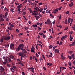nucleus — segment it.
<instances>
[{
	"mask_svg": "<svg viewBox=\"0 0 75 75\" xmlns=\"http://www.w3.org/2000/svg\"><path fill=\"white\" fill-rule=\"evenodd\" d=\"M11 39V37L10 36H7V37H5L4 38V40L6 41H8Z\"/></svg>",
	"mask_w": 75,
	"mask_h": 75,
	"instance_id": "nucleus-1",
	"label": "nucleus"
},
{
	"mask_svg": "<svg viewBox=\"0 0 75 75\" xmlns=\"http://www.w3.org/2000/svg\"><path fill=\"white\" fill-rule=\"evenodd\" d=\"M18 47L20 48V50H21V48L22 49L24 48L23 47H24V45L23 44H20Z\"/></svg>",
	"mask_w": 75,
	"mask_h": 75,
	"instance_id": "nucleus-2",
	"label": "nucleus"
},
{
	"mask_svg": "<svg viewBox=\"0 0 75 75\" xmlns=\"http://www.w3.org/2000/svg\"><path fill=\"white\" fill-rule=\"evenodd\" d=\"M8 58V57H6V58L4 59V61H5V62H3V64H6V62H7V61H8V59H7V58Z\"/></svg>",
	"mask_w": 75,
	"mask_h": 75,
	"instance_id": "nucleus-3",
	"label": "nucleus"
},
{
	"mask_svg": "<svg viewBox=\"0 0 75 75\" xmlns=\"http://www.w3.org/2000/svg\"><path fill=\"white\" fill-rule=\"evenodd\" d=\"M4 68L2 66L1 67V68L0 69V71L1 72H4V71L5 70Z\"/></svg>",
	"mask_w": 75,
	"mask_h": 75,
	"instance_id": "nucleus-4",
	"label": "nucleus"
},
{
	"mask_svg": "<svg viewBox=\"0 0 75 75\" xmlns=\"http://www.w3.org/2000/svg\"><path fill=\"white\" fill-rule=\"evenodd\" d=\"M21 50L22 51V52L23 53H27V52L26 51L25 49H23V48H21Z\"/></svg>",
	"mask_w": 75,
	"mask_h": 75,
	"instance_id": "nucleus-5",
	"label": "nucleus"
},
{
	"mask_svg": "<svg viewBox=\"0 0 75 75\" xmlns=\"http://www.w3.org/2000/svg\"><path fill=\"white\" fill-rule=\"evenodd\" d=\"M14 44L13 43L11 44V45H10V47L11 49H13V48L14 47Z\"/></svg>",
	"mask_w": 75,
	"mask_h": 75,
	"instance_id": "nucleus-6",
	"label": "nucleus"
},
{
	"mask_svg": "<svg viewBox=\"0 0 75 75\" xmlns=\"http://www.w3.org/2000/svg\"><path fill=\"white\" fill-rule=\"evenodd\" d=\"M18 55L19 56H21L22 55H24V53L22 52H19V53L18 54Z\"/></svg>",
	"mask_w": 75,
	"mask_h": 75,
	"instance_id": "nucleus-7",
	"label": "nucleus"
},
{
	"mask_svg": "<svg viewBox=\"0 0 75 75\" xmlns=\"http://www.w3.org/2000/svg\"><path fill=\"white\" fill-rule=\"evenodd\" d=\"M54 52L56 53H57V54H59V51L58 49H56L54 50Z\"/></svg>",
	"mask_w": 75,
	"mask_h": 75,
	"instance_id": "nucleus-8",
	"label": "nucleus"
},
{
	"mask_svg": "<svg viewBox=\"0 0 75 75\" xmlns=\"http://www.w3.org/2000/svg\"><path fill=\"white\" fill-rule=\"evenodd\" d=\"M58 12V9H55L54 10V11L53 12V13H54V14H56L57 13V12Z\"/></svg>",
	"mask_w": 75,
	"mask_h": 75,
	"instance_id": "nucleus-9",
	"label": "nucleus"
},
{
	"mask_svg": "<svg viewBox=\"0 0 75 75\" xmlns=\"http://www.w3.org/2000/svg\"><path fill=\"white\" fill-rule=\"evenodd\" d=\"M9 58H11L12 59H13L14 60H16V59H14V56L13 55H10L9 56Z\"/></svg>",
	"mask_w": 75,
	"mask_h": 75,
	"instance_id": "nucleus-10",
	"label": "nucleus"
},
{
	"mask_svg": "<svg viewBox=\"0 0 75 75\" xmlns=\"http://www.w3.org/2000/svg\"><path fill=\"white\" fill-rule=\"evenodd\" d=\"M72 40H73V38L72 37V36H71V35H70V40L71 41H72Z\"/></svg>",
	"mask_w": 75,
	"mask_h": 75,
	"instance_id": "nucleus-11",
	"label": "nucleus"
},
{
	"mask_svg": "<svg viewBox=\"0 0 75 75\" xmlns=\"http://www.w3.org/2000/svg\"><path fill=\"white\" fill-rule=\"evenodd\" d=\"M20 48L18 46V48H16V51L17 52L20 51Z\"/></svg>",
	"mask_w": 75,
	"mask_h": 75,
	"instance_id": "nucleus-12",
	"label": "nucleus"
},
{
	"mask_svg": "<svg viewBox=\"0 0 75 75\" xmlns=\"http://www.w3.org/2000/svg\"><path fill=\"white\" fill-rule=\"evenodd\" d=\"M23 6V5L22 4H20L18 6H17L18 8H21L22 7V6Z\"/></svg>",
	"mask_w": 75,
	"mask_h": 75,
	"instance_id": "nucleus-13",
	"label": "nucleus"
},
{
	"mask_svg": "<svg viewBox=\"0 0 75 75\" xmlns=\"http://www.w3.org/2000/svg\"><path fill=\"white\" fill-rule=\"evenodd\" d=\"M34 9H35V10H37V11H40V9L38 8V7L35 8Z\"/></svg>",
	"mask_w": 75,
	"mask_h": 75,
	"instance_id": "nucleus-14",
	"label": "nucleus"
},
{
	"mask_svg": "<svg viewBox=\"0 0 75 75\" xmlns=\"http://www.w3.org/2000/svg\"><path fill=\"white\" fill-rule=\"evenodd\" d=\"M70 20H71V18H68V23H69V24L70 23Z\"/></svg>",
	"mask_w": 75,
	"mask_h": 75,
	"instance_id": "nucleus-15",
	"label": "nucleus"
},
{
	"mask_svg": "<svg viewBox=\"0 0 75 75\" xmlns=\"http://www.w3.org/2000/svg\"><path fill=\"white\" fill-rule=\"evenodd\" d=\"M32 15H33V16H35V15H36V16H38V12H37L36 13H33L32 14Z\"/></svg>",
	"mask_w": 75,
	"mask_h": 75,
	"instance_id": "nucleus-16",
	"label": "nucleus"
},
{
	"mask_svg": "<svg viewBox=\"0 0 75 75\" xmlns=\"http://www.w3.org/2000/svg\"><path fill=\"white\" fill-rule=\"evenodd\" d=\"M10 69L11 71H12V72H14L15 70L13 68L11 67L10 68Z\"/></svg>",
	"mask_w": 75,
	"mask_h": 75,
	"instance_id": "nucleus-17",
	"label": "nucleus"
},
{
	"mask_svg": "<svg viewBox=\"0 0 75 75\" xmlns=\"http://www.w3.org/2000/svg\"><path fill=\"white\" fill-rule=\"evenodd\" d=\"M71 55V56H72L73 59H75V55H74V54H73Z\"/></svg>",
	"mask_w": 75,
	"mask_h": 75,
	"instance_id": "nucleus-18",
	"label": "nucleus"
},
{
	"mask_svg": "<svg viewBox=\"0 0 75 75\" xmlns=\"http://www.w3.org/2000/svg\"><path fill=\"white\" fill-rule=\"evenodd\" d=\"M32 26L35 28L37 27V24L33 25Z\"/></svg>",
	"mask_w": 75,
	"mask_h": 75,
	"instance_id": "nucleus-19",
	"label": "nucleus"
},
{
	"mask_svg": "<svg viewBox=\"0 0 75 75\" xmlns=\"http://www.w3.org/2000/svg\"><path fill=\"white\" fill-rule=\"evenodd\" d=\"M11 11L12 13H14V9L11 8Z\"/></svg>",
	"mask_w": 75,
	"mask_h": 75,
	"instance_id": "nucleus-20",
	"label": "nucleus"
},
{
	"mask_svg": "<svg viewBox=\"0 0 75 75\" xmlns=\"http://www.w3.org/2000/svg\"><path fill=\"white\" fill-rule=\"evenodd\" d=\"M16 31L17 32V33H19V32H20V30H19L18 29H16Z\"/></svg>",
	"mask_w": 75,
	"mask_h": 75,
	"instance_id": "nucleus-21",
	"label": "nucleus"
},
{
	"mask_svg": "<svg viewBox=\"0 0 75 75\" xmlns=\"http://www.w3.org/2000/svg\"><path fill=\"white\" fill-rule=\"evenodd\" d=\"M45 24H49V25H50V24H51V23H50L49 22H47V21H46L45 22Z\"/></svg>",
	"mask_w": 75,
	"mask_h": 75,
	"instance_id": "nucleus-22",
	"label": "nucleus"
},
{
	"mask_svg": "<svg viewBox=\"0 0 75 75\" xmlns=\"http://www.w3.org/2000/svg\"><path fill=\"white\" fill-rule=\"evenodd\" d=\"M8 60L9 62H11V59L8 57Z\"/></svg>",
	"mask_w": 75,
	"mask_h": 75,
	"instance_id": "nucleus-23",
	"label": "nucleus"
},
{
	"mask_svg": "<svg viewBox=\"0 0 75 75\" xmlns=\"http://www.w3.org/2000/svg\"><path fill=\"white\" fill-rule=\"evenodd\" d=\"M74 33V32H73V31H70L69 32V34H70V35H72V33Z\"/></svg>",
	"mask_w": 75,
	"mask_h": 75,
	"instance_id": "nucleus-24",
	"label": "nucleus"
},
{
	"mask_svg": "<svg viewBox=\"0 0 75 75\" xmlns=\"http://www.w3.org/2000/svg\"><path fill=\"white\" fill-rule=\"evenodd\" d=\"M31 52H35L34 50L31 49Z\"/></svg>",
	"mask_w": 75,
	"mask_h": 75,
	"instance_id": "nucleus-25",
	"label": "nucleus"
},
{
	"mask_svg": "<svg viewBox=\"0 0 75 75\" xmlns=\"http://www.w3.org/2000/svg\"><path fill=\"white\" fill-rule=\"evenodd\" d=\"M40 18V17L39 16H37L36 17V19L37 20H38L39 18Z\"/></svg>",
	"mask_w": 75,
	"mask_h": 75,
	"instance_id": "nucleus-26",
	"label": "nucleus"
},
{
	"mask_svg": "<svg viewBox=\"0 0 75 75\" xmlns=\"http://www.w3.org/2000/svg\"><path fill=\"white\" fill-rule=\"evenodd\" d=\"M62 59H63V60H64V59H65V58H65V57H64L63 56V57H61Z\"/></svg>",
	"mask_w": 75,
	"mask_h": 75,
	"instance_id": "nucleus-27",
	"label": "nucleus"
},
{
	"mask_svg": "<svg viewBox=\"0 0 75 75\" xmlns=\"http://www.w3.org/2000/svg\"><path fill=\"white\" fill-rule=\"evenodd\" d=\"M1 21H4V19L3 18H1Z\"/></svg>",
	"mask_w": 75,
	"mask_h": 75,
	"instance_id": "nucleus-28",
	"label": "nucleus"
},
{
	"mask_svg": "<svg viewBox=\"0 0 75 75\" xmlns=\"http://www.w3.org/2000/svg\"><path fill=\"white\" fill-rule=\"evenodd\" d=\"M39 35H43V33H39Z\"/></svg>",
	"mask_w": 75,
	"mask_h": 75,
	"instance_id": "nucleus-29",
	"label": "nucleus"
},
{
	"mask_svg": "<svg viewBox=\"0 0 75 75\" xmlns=\"http://www.w3.org/2000/svg\"><path fill=\"white\" fill-rule=\"evenodd\" d=\"M28 69H32V70H34V68L33 67H31Z\"/></svg>",
	"mask_w": 75,
	"mask_h": 75,
	"instance_id": "nucleus-30",
	"label": "nucleus"
},
{
	"mask_svg": "<svg viewBox=\"0 0 75 75\" xmlns=\"http://www.w3.org/2000/svg\"><path fill=\"white\" fill-rule=\"evenodd\" d=\"M68 23V20L66 19L65 21V24H67Z\"/></svg>",
	"mask_w": 75,
	"mask_h": 75,
	"instance_id": "nucleus-31",
	"label": "nucleus"
},
{
	"mask_svg": "<svg viewBox=\"0 0 75 75\" xmlns=\"http://www.w3.org/2000/svg\"><path fill=\"white\" fill-rule=\"evenodd\" d=\"M12 68L14 69H17V67L16 66H13L12 67Z\"/></svg>",
	"mask_w": 75,
	"mask_h": 75,
	"instance_id": "nucleus-32",
	"label": "nucleus"
},
{
	"mask_svg": "<svg viewBox=\"0 0 75 75\" xmlns=\"http://www.w3.org/2000/svg\"><path fill=\"white\" fill-rule=\"evenodd\" d=\"M47 22H48L49 23H51V21L50 19H47Z\"/></svg>",
	"mask_w": 75,
	"mask_h": 75,
	"instance_id": "nucleus-33",
	"label": "nucleus"
},
{
	"mask_svg": "<svg viewBox=\"0 0 75 75\" xmlns=\"http://www.w3.org/2000/svg\"><path fill=\"white\" fill-rule=\"evenodd\" d=\"M25 14H26V12H23L22 14H23V16H24V15H25Z\"/></svg>",
	"mask_w": 75,
	"mask_h": 75,
	"instance_id": "nucleus-34",
	"label": "nucleus"
},
{
	"mask_svg": "<svg viewBox=\"0 0 75 75\" xmlns=\"http://www.w3.org/2000/svg\"><path fill=\"white\" fill-rule=\"evenodd\" d=\"M38 30H40L41 31V28L40 27H38Z\"/></svg>",
	"mask_w": 75,
	"mask_h": 75,
	"instance_id": "nucleus-35",
	"label": "nucleus"
},
{
	"mask_svg": "<svg viewBox=\"0 0 75 75\" xmlns=\"http://www.w3.org/2000/svg\"><path fill=\"white\" fill-rule=\"evenodd\" d=\"M8 15V13L7 12H6L5 14V16H7V15Z\"/></svg>",
	"mask_w": 75,
	"mask_h": 75,
	"instance_id": "nucleus-36",
	"label": "nucleus"
},
{
	"mask_svg": "<svg viewBox=\"0 0 75 75\" xmlns=\"http://www.w3.org/2000/svg\"><path fill=\"white\" fill-rule=\"evenodd\" d=\"M53 47V46L52 45H50L49 46V47L50 48H52Z\"/></svg>",
	"mask_w": 75,
	"mask_h": 75,
	"instance_id": "nucleus-37",
	"label": "nucleus"
},
{
	"mask_svg": "<svg viewBox=\"0 0 75 75\" xmlns=\"http://www.w3.org/2000/svg\"><path fill=\"white\" fill-rule=\"evenodd\" d=\"M35 58H35H36V57L35 56H33V59H34Z\"/></svg>",
	"mask_w": 75,
	"mask_h": 75,
	"instance_id": "nucleus-38",
	"label": "nucleus"
},
{
	"mask_svg": "<svg viewBox=\"0 0 75 75\" xmlns=\"http://www.w3.org/2000/svg\"><path fill=\"white\" fill-rule=\"evenodd\" d=\"M45 37H46V36H45V35L44 34H43V38H45Z\"/></svg>",
	"mask_w": 75,
	"mask_h": 75,
	"instance_id": "nucleus-39",
	"label": "nucleus"
},
{
	"mask_svg": "<svg viewBox=\"0 0 75 75\" xmlns=\"http://www.w3.org/2000/svg\"><path fill=\"white\" fill-rule=\"evenodd\" d=\"M73 45H74V44L73 43H72V44H71L69 45V46H73Z\"/></svg>",
	"mask_w": 75,
	"mask_h": 75,
	"instance_id": "nucleus-40",
	"label": "nucleus"
},
{
	"mask_svg": "<svg viewBox=\"0 0 75 75\" xmlns=\"http://www.w3.org/2000/svg\"><path fill=\"white\" fill-rule=\"evenodd\" d=\"M2 17H3V15L2 14H0V18H2Z\"/></svg>",
	"mask_w": 75,
	"mask_h": 75,
	"instance_id": "nucleus-41",
	"label": "nucleus"
},
{
	"mask_svg": "<svg viewBox=\"0 0 75 75\" xmlns=\"http://www.w3.org/2000/svg\"><path fill=\"white\" fill-rule=\"evenodd\" d=\"M68 27H66L64 29V30H68Z\"/></svg>",
	"mask_w": 75,
	"mask_h": 75,
	"instance_id": "nucleus-42",
	"label": "nucleus"
},
{
	"mask_svg": "<svg viewBox=\"0 0 75 75\" xmlns=\"http://www.w3.org/2000/svg\"><path fill=\"white\" fill-rule=\"evenodd\" d=\"M35 59L36 61V62H38V59H37V58H35Z\"/></svg>",
	"mask_w": 75,
	"mask_h": 75,
	"instance_id": "nucleus-43",
	"label": "nucleus"
},
{
	"mask_svg": "<svg viewBox=\"0 0 75 75\" xmlns=\"http://www.w3.org/2000/svg\"><path fill=\"white\" fill-rule=\"evenodd\" d=\"M64 55V54H63V53H62L61 56V58H62L64 57V55Z\"/></svg>",
	"mask_w": 75,
	"mask_h": 75,
	"instance_id": "nucleus-44",
	"label": "nucleus"
},
{
	"mask_svg": "<svg viewBox=\"0 0 75 75\" xmlns=\"http://www.w3.org/2000/svg\"><path fill=\"white\" fill-rule=\"evenodd\" d=\"M37 41L38 42H39V43H40V44H42V42H41V41L38 40Z\"/></svg>",
	"mask_w": 75,
	"mask_h": 75,
	"instance_id": "nucleus-45",
	"label": "nucleus"
},
{
	"mask_svg": "<svg viewBox=\"0 0 75 75\" xmlns=\"http://www.w3.org/2000/svg\"><path fill=\"white\" fill-rule=\"evenodd\" d=\"M7 66H8V67H9V68H10V67H11V66H10V65L9 64H7Z\"/></svg>",
	"mask_w": 75,
	"mask_h": 75,
	"instance_id": "nucleus-46",
	"label": "nucleus"
},
{
	"mask_svg": "<svg viewBox=\"0 0 75 75\" xmlns=\"http://www.w3.org/2000/svg\"><path fill=\"white\" fill-rule=\"evenodd\" d=\"M12 27H11V26H10V28H9V30H12Z\"/></svg>",
	"mask_w": 75,
	"mask_h": 75,
	"instance_id": "nucleus-47",
	"label": "nucleus"
},
{
	"mask_svg": "<svg viewBox=\"0 0 75 75\" xmlns=\"http://www.w3.org/2000/svg\"><path fill=\"white\" fill-rule=\"evenodd\" d=\"M69 7H72V6H73L72 5H71V4H69Z\"/></svg>",
	"mask_w": 75,
	"mask_h": 75,
	"instance_id": "nucleus-48",
	"label": "nucleus"
},
{
	"mask_svg": "<svg viewBox=\"0 0 75 75\" xmlns=\"http://www.w3.org/2000/svg\"><path fill=\"white\" fill-rule=\"evenodd\" d=\"M15 4L17 6H19V5L20 4H19L18 3H16V2H15Z\"/></svg>",
	"mask_w": 75,
	"mask_h": 75,
	"instance_id": "nucleus-49",
	"label": "nucleus"
},
{
	"mask_svg": "<svg viewBox=\"0 0 75 75\" xmlns=\"http://www.w3.org/2000/svg\"><path fill=\"white\" fill-rule=\"evenodd\" d=\"M68 57L69 59H71V57L70 56H68Z\"/></svg>",
	"mask_w": 75,
	"mask_h": 75,
	"instance_id": "nucleus-50",
	"label": "nucleus"
},
{
	"mask_svg": "<svg viewBox=\"0 0 75 75\" xmlns=\"http://www.w3.org/2000/svg\"><path fill=\"white\" fill-rule=\"evenodd\" d=\"M4 40V39H3L1 38V42H3Z\"/></svg>",
	"mask_w": 75,
	"mask_h": 75,
	"instance_id": "nucleus-51",
	"label": "nucleus"
},
{
	"mask_svg": "<svg viewBox=\"0 0 75 75\" xmlns=\"http://www.w3.org/2000/svg\"><path fill=\"white\" fill-rule=\"evenodd\" d=\"M52 65V63H49V67H50L51 65Z\"/></svg>",
	"mask_w": 75,
	"mask_h": 75,
	"instance_id": "nucleus-52",
	"label": "nucleus"
},
{
	"mask_svg": "<svg viewBox=\"0 0 75 75\" xmlns=\"http://www.w3.org/2000/svg\"><path fill=\"white\" fill-rule=\"evenodd\" d=\"M25 30H28L29 28L28 27H27V28L25 27Z\"/></svg>",
	"mask_w": 75,
	"mask_h": 75,
	"instance_id": "nucleus-53",
	"label": "nucleus"
},
{
	"mask_svg": "<svg viewBox=\"0 0 75 75\" xmlns=\"http://www.w3.org/2000/svg\"><path fill=\"white\" fill-rule=\"evenodd\" d=\"M61 15H60L59 18V20H61Z\"/></svg>",
	"mask_w": 75,
	"mask_h": 75,
	"instance_id": "nucleus-54",
	"label": "nucleus"
},
{
	"mask_svg": "<svg viewBox=\"0 0 75 75\" xmlns=\"http://www.w3.org/2000/svg\"><path fill=\"white\" fill-rule=\"evenodd\" d=\"M71 64H72V63H71V62H70L69 64V66H71Z\"/></svg>",
	"mask_w": 75,
	"mask_h": 75,
	"instance_id": "nucleus-55",
	"label": "nucleus"
},
{
	"mask_svg": "<svg viewBox=\"0 0 75 75\" xmlns=\"http://www.w3.org/2000/svg\"><path fill=\"white\" fill-rule=\"evenodd\" d=\"M62 37L64 39H65V38H65V36H63Z\"/></svg>",
	"mask_w": 75,
	"mask_h": 75,
	"instance_id": "nucleus-56",
	"label": "nucleus"
},
{
	"mask_svg": "<svg viewBox=\"0 0 75 75\" xmlns=\"http://www.w3.org/2000/svg\"><path fill=\"white\" fill-rule=\"evenodd\" d=\"M31 49H32L33 50H35V48H34V46H32Z\"/></svg>",
	"mask_w": 75,
	"mask_h": 75,
	"instance_id": "nucleus-57",
	"label": "nucleus"
},
{
	"mask_svg": "<svg viewBox=\"0 0 75 75\" xmlns=\"http://www.w3.org/2000/svg\"><path fill=\"white\" fill-rule=\"evenodd\" d=\"M71 5L73 6L74 5V3H73V2H71Z\"/></svg>",
	"mask_w": 75,
	"mask_h": 75,
	"instance_id": "nucleus-58",
	"label": "nucleus"
},
{
	"mask_svg": "<svg viewBox=\"0 0 75 75\" xmlns=\"http://www.w3.org/2000/svg\"><path fill=\"white\" fill-rule=\"evenodd\" d=\"M28 1L29 3H31V0H28Z\"/></svg>",
	"mask_w": 75,
	"mask_h": 75,
	"instance_id": "nucleus-59",
	"label": "nucleus"
},
{
	"mask_svg": "<svg viewBox=\"0 0 75 75\" xmlns=\"http://www.w3.org/2000/svg\"><path fill=\"white\" fill-rule=\"evenodd\" d=\"M36 55L37 56V57H38V56H39V55H38V54H37V53H36Z\"/></svg>",
	"mask_w": 75,
	"mask_h": 75,
	"instance_id": "nucleus-60",
	"label": "nucleus"
},
{
	"mask_svg": "<svg viewBox=\"0 0 75 75\" xmlns=\"http://www.w3.org/2000/svg\"><path fill=\"white\" fill-rule=\"evenodd\" d=\"M62 32H59L57 33V35H59V34H61Z\"/></svg>",
	"mask_w": 75,
	"mask_h": 75,
	"instance_id": "nucleus-61",
	"label": "nucleus"
},
{
	"mask_svg": "<svg viewBox=\"0 0 75 75\" xmlns=\"http://www.w3.org/2000/svg\"><path fill=\"white\" fill-rule=\"evenodd\" d=\"M27 0H26L23 2V3H26V2H27Z\"/></svg>",
	"mask_w": 75,
	"mask_h": 75,
	"instance_id": "nucleus-62",
	"label": "nucleus"
},
{
	"mask_svg": "<svg viewBox=\"0 0 75 75\" xmlns=\"http://www.w3.org/2000/svg\"><path fill=\"white\" fill-rule=\"evenodd\" d=\"M22 74L23 75H25V73H24V72H22Z\"/></svg>",
	"mask_w": 75,
	"mask_h": 75,
	"instance_id": "nucleus-63",
	"label": "nucleus"
},
{
	"mask_svg": "<svg viewBox=\"0 0 75 75\" xmlns=\"http://www.w3.org/2000/svg\"><path fill=\"white\" fill-rule=\"evenodd\" d=\"M74 42H72L73 44L74 45L75 44V40H74Z\"/></svg>",
	"mask_w": 75,
	"mask_h": 75,
	"instance_id": "nucleus-64",
	"label": "nucleus"
}]
</instances>
